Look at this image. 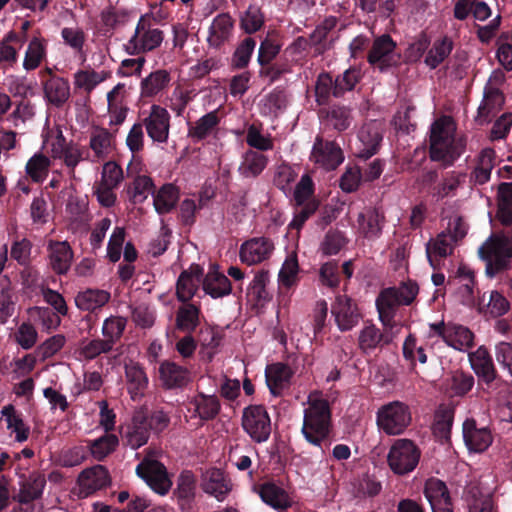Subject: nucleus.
I'll list each match as a JSON object with an SVG mask.
<instances>
[{
	"label": "nucleus",
	"instance_id": "obj_1",
	"mask_svg": "<svg viewBox=\"0 0 512 512\" xmlns=\"http://www.w3.org/2000/svg\"><path fill=\"white\" fill-rule=\"evenodd\" d=\"M455 123L449 116L436 119L430 127L429 157L444 168L454 164L466 148L463 137H455Z\"/></svg>",
	"mask_w": 512,
	"mask_h": 512
},
{
	"label": "nucleus",
	"instance_id": "obj_2",
	"mask_svg": "<svg viewBox=\"0 0 512 512\" xmlns=\"http://www.w3.org/2000/svg\"><path fill=\"white\" fill-rule=\"evenodd\" d=\"M301 433L309 444L320 448L322 454L329 449L333 424L328 400L309 396L308 407L304 410Z\"/></svg>",
	"mask_w": 512,
	"mask_h": 512
},
{
	"label": "nucleus",
	"instance_id": "obj_3",
	"mask_svg": "<svg viewBox=\"0 0 512 512\" xmlns=\"http://www.w3.org/2000/svg\"><path fill=\"white\" fill-rule=\"evenodd\" d=\"M420 457V448L412 440L402 438L390 447L387 463L394 474L404 476L415 470Z\"/></svg>",
	"mask_w": 512,
	"mask_h": 512
},
{
	"label": "nucleus",
	"instance_id": "obj_4",
	"mask_svg": "<svg viewBox=\"0 0 512 512\" xmlns=\"http://www.w3.org/2000/svg\"><path fill=\"white\" fill-rule=\"evenodd\" d=\"M411 421L409 406L400 401L385 404L377 412V425L387 435L404 433Z\"/></svg>",
	"mask_w": 512,
	"mask_h": 512
},
{
	"label": "nucleus",
	"instance_id": "obj_5",
	"mask_svg": "<svg viewBox=\"0 0 512 512\" xmlns=\"http://www.w3.org/2000/svg\"><path fill=\"white\" fill-rule=\"evenodd\" d=\"M242 428L256 443L266 442L271 434V419L263 405H249L242 414Z\"/></svg>",
	"mask_w": 512,
	"mask_h": 512
},
{
	"label": "nucleus",
	"instance_id": "obj_6",
	"mask_svg": "<svg viewBox=\"0 0 512 512\" xmlns=\"http://www.w3.org/2000/svg\"><path fill=\"white\" fill-rule=\"evenodd\" d=\"M136 474L159 495H166L172 487L165 465L158 460L145 457L136 466Z\"/></svg>",
	"mask_w": 512,
	"mask_h": 512
},
{
	"label": "nucleus",
	"instance_id": "obj_7",
	"mask_svg": "<svg viewBox=\"0 0 512 512\" xmlns=\"http://www.w3.org/2000/svg\"><path fill=\"white\" fill-rule=\"evenodd\" d=\"M396 43L389 34H383L373 41L367 55L370 65L378 68L380 72H386L389 68L398 64L400 56L395 53Z\"/></svg>",
	"mask_w": 512,
	"mask_h": 512
},
{
	"label": "nucleus",
	"instance_id": "obj_8",
	"mask_svg": "<svg viewBox=\"0 0 512 512\" xmlns=\"http://www.w3.org/2000/svg\"><path fill=\"white\" fill-rule=\"evenodd\" d=\"M331 314L341 332L352 330L362 315L357 303L347 295H337L331 305Z\"/></svg>",
	"mask_w": 512,
	"mask_h": 512
},
{
	"label": "nucleus",
	"instance_id": "obj_9",
	"mask_svg": "<svg viewBox=\"0 0 512 512\" xmlns=\"http://www.w3.org/2000/svg\"><path fill=\"white\" fill-rule=\"evenodd\" d=\"M170 114L166 108L153 104L149 115L143 119L148 136L157 143H166L170 131Z\"/></svg>",
	"mask_w": 512,
	"mask_h": 512
},
{
	"label": "nucleus",
	"instance_id": "obj_10",
	"mask_svg": "<svg viewBox=\"0 0 512 512\" xmlns=\"http://www.w3.org/2000/svg\"><path fill=\"white\" fill-rule=\"evenodd\" d=\"M463 440L470 452L483 453L493 443V435L488 427H479L474 418H467L462 424Z\"/></svg>",
	"mask_w": 512,
	"mask_h": 512
},
{
	"label": "nucleus",
	"instance_id": "obj_11",
	"mask_svg": "<svg viewBox=\"0 0 512 512\" xmlns=\"http://www.w3.org/2000/svg\"><path fill=\"white\" fill-rule=\"evenodd\" d=\"M311 156L326 170H334L344 161L340 146L334 141H324L321 137L316 138Z\"/></svg>",
	"mask_w": 512,
	"mask_h": 512
},
{
	"label": "nucleus",
	"instance_id": "obj_12",
	"mask_svg": "<svg viewBox=\"0 0 512 512\" xmlns=\"http://www.w3.org/2000/svg\"><path fill=\"white\" fill-rule=\"evenodd\" d=\"M253 490L266 505L278 512H284L292 506L293 502L288 492L273 481L256 484Z\"/></svg>",
	"mask_w": 512,
	"mask_h": 512
},
{
	"label": "nucleus",
	"instance_id": "obj_13",
	"mask_svg": "<svg viewBox=\"0 0 512 512\" xmlns=\"http://www.w3.org/2000/svg\"><path fill=\"white\" fill-rule=\"evenodd\" d=\"M233 484L229 476L220 468H210L202 474V490L223 501L232 491Z\"/></svg>",
	"mask_w": 512,
	"mask_h": 512
},
{
	"label": "nucleus",
	"instance_id": "obj_14",
	"mask_svg": "<svg viewBox=\"0 0 512 512\" xmlns=\"http://www.w3.org/2000/svg\"><path fill=\"white\" fill-rule=\"evenodd\" d=\"M469 362L479 382L490 386L496 380L498 373L486 347L480 346L476 351L469 353Z\"/></svg>",
	"mask_w": 512,
	"mask_h": 512
},
{
	"label": "nucleus",
	"instance_id": "obj_15",
	"mask_svg": "<svg viewBox=\"0 0 512 512\" xmlns=\"http://www.w3.org/2000/svg\"><path fill=\"white\" fill-rule=\"evenodd\" d=\"M110 482L109 472L103 465L87 468L78 477V484L84 496H89L98 490L106 488Z\"/></svg>",
	"mask_w": 512,
	"mask_h": 512
},
{
	"label": "nucleus",
	"instance_id": "obj_16",
	"mask_svg": "<svg viewBox=\"0 0 512 512\" xmlns=\"http://www.w3.org/2000/svg\"><path fill=\"white\" fill-rule=\"evenodd\" d=\"M49 265L58 275H65L72 264L73 250L67 241L49 240L47 245Z\"/></svg>",
	"mask_w": 512,
	"mask_h": 512
},
{
	"label": "nucleus",
	"instance_id": "obj_17",
	"mask_svg": "<svg viewBox=\"0 0 512 512\" xmlns=\"http://www.w3.org/2000/svg\"><path fill=\"white\" fill-rule=\"evenodd\" d=\"M273 243L265 237L252 238L240 247L239 257L242 263L254 265L269 258Z\"/></svg>",
	"mask_w": 512,
	"mask_h": 512
},
{
	"label": "nucleus",
	"instance_id": "obj_18",
	"mask_svg": "<svg viewBox=\"0 0 512 512\" xmlns=\"http://www.w3.org/2000/svg\"><path fill=\"white\" fill-rule=\"evenodd\" d=\"M159 376L166 389H180L190 382L189 370L175 362L165 360L159 365Z\"/></svg>",
	"mask_w": 512,
	"mask_h": 512
},
{
	"label": "nucleus",
	"instance_id": "obj_19",
	"mask_svg": "<svg viewBox=\"0 0 512 512\" xmlns=\"http://www.w3.org/2000/svg\"><path fill=\"white\" fill-rule=\"evenodd\" d=\"M172 494L181 510H189L192 507L196 495V477L191 470L180 472Z\"/></svg>",
	"mask_w": 512,
	"mask_h": 512
},
{
	"label": "nucleus",
	"instance_id": "obj_20",
	"mask_svg": "<svg viewBox=\"0 0 512 512\" xmlns=\"http://www.w3.org/2000/svg\"><path fill=\"white\" fill-rule=\"evenodd\" d=\"M386 222L385 213L381 207H370L358 215L359 229L367 239L379 238Z\"/></svg>",
	"mask_w": 512,
	"mask_h": 512
},
{
	"label": "nucleus",
	"instance_id": "obj_21",
	"mask_svg": "<svg viewBox=\"0 0 512 512\" xmlns=\"http://www.w3.org/2000/svg\"><path fill=\"white\" fill-rule=\"evenodd\" d=\"M46 101L56 108H61L70 97L69 81L60 76H51L43 81Z\"/></svg>",
	"mask_w": 512,
	"mask_h": 512
},
{
	"label": "nucleus",
	"instance_id": "obj_22",
	"mask_svg": "<svg viewBox=\"0 0 512 512\" xmlns=\"http://www.w3.org/2000/svg\"><path fill=\"white\" fill-rule=\"evenodd\" d=\"M505 103V97L502 91L496 87L486 85L484 88L483 100L478 107L476 120L480 123H486L491 115H495L502 109Z\"/></svg>",
	"mask_w": 512,
	"mask_h": 512
},
{
	"label": "nucleus",
	"instance_id": "obj_23",
	"mask_svg": "<svg viewBox=\"0 0 512 512\" xmlns=\"http://www.w3.org/2000/svg\"><path fill=\"white\" fill-rule=\"evenodd\" d=\"M268 282V272L261 270L255 274L252 282L249 284L247 298L252 303L253 308H264L272 300V294L266 288Z\"/></svg>",
	"mask_w": 512,
	"mask_h": 512
},
{
	"label": "nucleus",
	"instance_id": "obj_24",
	"mask_svg": "<svg viewBox=\"0 0 512 512\" xmlns=\"http://www.w3.org/2000/svg\"><path fill=\"white\" fill-rule=\"evenodd\" d=\"M234 21L228 13L218 14L209 27L207 41L210 46L219 48L232 36Z\"/></svg>",
	"mask_w": 512,
	"mask_h": 512
},
{
	"label": "nucleus",
	"instance_id": "obj_25",
	"mask_svg": "<svg viewBox=\"0 0 512 512\" xmlns=\"http://www.w3.org/2000/svg\"><path fill=\"white\" fill-rule=\"evenodd\" d=\"M189 405L193 408V416L199 417L202 421L215 419L221 410L218 397L215 395H207L203 392H198V394L189 401Z\"/></svg>",
	"mask_w": 512,
	"mask_h": 512
},
{
	"label": "nucleus",
	"instance_id": "obj_26",
	"mask_svg": "<svg viewBox=\"0 0 512 512\" xmlns=\"http://www.w3.org/2000/svg\"><path fill=\"white\" fill-rule=\"evenodd\" d=\"M202 284L205 293L215 299L229 295L232 291L230 280L218 271V267L215 264L210 265Z\"/></svg>",
	"mask_w": 512,
	"mask_h": 512
},
{
	"label": "nucleus",
	"instance_id": "obj_27",
	"mask_svg": "<svg viewBox=\"0 0 512 512\" xmlns=\"http://www.w3.org/2000/svg\"><path fill=\"white\" fill-rule=\"evenodd\" d=\"M291 368L284 363H274L266 369V382L272 395L279 396L290 383Z\"/></svg>",
	"mask_w": 512,
	"mask_h": 512
},
{
	"label": "nucleus",
	"instance_id": "obj_28",
	"mask_svg": "<svg viewBox=\"0 0 512 512\" xmlns=\"http://www.w3.org/2000/svg\"><path fill=\"white\" fill-rule=\"evenodd\" d=\"M454 242L446 232H441L434 240L426 244V254L430 265L437 269L440 261L446 258L453 251Z\"/></svg>",
	"mask_w": 512,
	"mask_h": 512
},
{
	"label": "nucleus",
	"instance_id": "obj_29",
	"mask_svg": "<svg viewBox=\"0 0 512 512\" xmlns=\"http://www.w3.org/2000/svg\"><path fill=\"white\" fill-rule=\"evenodd\" d=\"M127 390L133 400L144 395L148 386V377L143 367L138 363L125 364Z\"/></svg>",
	"mask_w": 512,
	"mask_h": 512
},
{
	"label": "nucleus",
	"instance_id": "obj_30",
	"mask_svg": "<svg viewBox=\"0 0 512 512\" xmlns=\"http://www.w3.org/2000/svg\"><path fill=\"white\" fill-rule=\"evenodd\" d=\"M53 152L57 157L64 160L67 167L72 169L83 159L81 147L72 141L67 142L62 133L57 136L53 144Z\"/></svg>",
	"mask_w": 512,
	"mask_h": 512
},
{
	"label": "nucleus",
	"instance_id": "obj_31",
	"mask_svg": "<svg viewBox=\"0 0 512 512\" xmlns=\"http://www.w3.org/2000/svg\"><path fill=\"white\" fill-rule=\"evenodd\" d=\"M110 297L106 290L89 288L76 295L75 304L80 310L94 312L107 304Z\"/></svg>",
	"mask_w": 512,
	"mask_h": 512
},
{
	"label": "nucleus",
	"instance_id": "obj_32",
	"mask_svg": "<svg viewBox=\"0 0 512 512\" xmlns=\"http://www.w3.org/2000/svg\"><path fill=\"white\" fill-rule=\"evenodd\" d=\"M179 200V189L172 183L164 184L157 192H153V205L160 215L171 212Z\"/></svg>",
	"mask_w": 512,
	"mask_h": 512
},
{
	"label": "nucleus",
	"instance_id": "obj_33",
	"mask_svg": "<svg viewBox=\"0 0 512 512\" xmlns=\"http://www.w3.org/2000/svg\"><path fill=\"white\" fill-rule=\"evenodd\" d=\"M145 421V412L143 411L135 413L132 418V426L125 436L127 445L132 449H138L148 442L151 431Z\"/></svg>",
	"mask_w": 512,
	"mask_h": 512
},
{
	"label": "nucleus",
	"instance_id": "obj_34",
	"mask_svg": "<svg viewBox=\"0 0 512 512\" xmlns=\"http://www.w3.org/2000/svg\"><path fill=\"white\" fill-rule=\"evenodd\" d=\"M47 55V40L41 36H33L27 46L23 61L26 71L35 70Z\"/></svg>",
	"mask_w": 512,
	"mask_h": 512
},
{
	"label": "nucleus",
	"instance_id": "obj_35",
	"mask_svg": "<svg viewBox=\"0 0 512 512\" xmlns=\"http://www.w3.org/2000/svg\"><path fill=\"white\" fill-rule=\"evenodd\" d=\"M171 76L167 70L159 69L143 78L140 84L141 96L150 98L163 91L170 83Z\"/></svg>",
	"mask_w": 512,
	"mask_h": 512
},
{
	"label": "nucleus",
	"instance_id": "obj_36",
	"mask_svg": "<svg viewBox=\"0 0 512 512\" xmlns=\"http://www.w3.org/2000/svg\"><path fill=\"white\" fill-rule=\"evenodd\" d=\"M2 417L5 418L7 429L15 433V440L17 442H25L30 434V428L27 426L12 404L4 406L1 410Z\"/></svg>",
	"mask_w": 512,
	"mask_h": 512
},
{
	"label": "nucleus",
	"instance_id": "obj_37",
	"mask_svg": "<svg viewBox=\"0 0 512 512\" xmlns=\"http://www.w3.org/2000/svg\"><path fill=\"white\" fill-rule=\"evenodd\" d=\"M418 285L414 282H404L399 287H388L381 291L383 298H388L395 305H410L418 294Z\"/></svg>",
	"mask_w": 512,
	"mask_h": 512
},
{
	"label": "nucleus",
	"instance_id": "obj_38",
	"mask_svg": "<svg viewBox=\"0 0 512 512\" xmlns=\"http://www.w3.org/2000/svg\"><path fill=\"white\" fill-rule=\"evenodd\" d=\"M446 344L456 350L463 351L474 345V334L463 325L448 323Z\"/></svg>",
	"mask_w": 512,
	"mask_h": 512
},
{
	"label": "nucleus",
	"instance_id": "obj_39",
	"mask_svg": "<svg viewBox=\"0 0 512 512\" xmlns=\"http://www.w3.org/2000/svg\"><path fill=\"white\" fill-rule=\"evenodd\" d=\"M200 309L191 303L179 307L176 313L175 326L185 333H192L200 324Z\"/></svg>",
	"mask_w": 512,
	"mask_h": 512
},
{
	"label": "nucleus",
	"instance_id": "obj_40",
	"mask_svg": "<svg viewBox=\"0 0 512 512\" xmlns=\"http://www.w3.org/2000/svg\"><path fill=\"white\" fill-rule=\"evenodd\" d=\"M479 256L481 259L491 258L493 254L512 258V246L508 236H491L484 245L479 248Z\"/></svg>",
	"mask_w": 512,
	"mask_h": 512
},
{
	"label": "nucleus",
	"instance_id": "obj_41",
	"mask_svg": "<svg viewBox=\"0 0 512 512\" xmlns=\"http://www.w3.org/2000/svg\"><path fill=\"white\" fill-rule=\"evenodd\" d=\"M113 135L108 129L96 127L90 135L89 147L94 153L95 158L103 160L108 157L112 149Z\"/></svg>",
	"mask_w": 512,
	"mask_h": 512
},
{
	"label": "nucleus",
	"instance_id": "obj_42",
	"mask_svg": "<svg viewBox=\"0 0 512 512\" xmlns=\"http://www.w3.org/2000/svg\"><path fill=\"white\" fill-rule=\"evenodd\" d=\"M46 485L45 476L42 474L31 475L21 486L17 496L20 504H30L42 496Z\"/></svg>",
	"mask_w": 512,
	"mask_h": 512
},
{
	"label": "nucleus",
	"instance_id": "obj_43",
	"mask_svg": "<svg viewBox=\"0 0 512 512\" xmlns=\"http://www.w3.org/2000/svg\"><path fill=\"white\" fill-rule=\"evenodd\" d=\"M453 47V41L447 36L435 40L426 54L425 64L430 69H436L451 54Z\"/></svg>",
	"mask_w": 512,
	"mask_h": 512
},
{
	"label": "nucleus",
	"instance_id": "obj_44",
	"mask_svg": "<svg viewBox=\"0 0 512 512\" xmlns=\"http://www.w3.org/2000/svg\"><path fill=\"white\" fill-rule=\"evenodd\" d=\"M424 495L430 503L431 508L439 505L445 506L446 503L452 502L446 484L437 478H430L426 481Z\"/></svg>",
	"mask_w": 512,
	"mask_h": 512
},
{
	"label": "nucleus",
	"instance_id": "obj_45",
	"mask_svg": "<svg viewBox=\"0 0 512 512\" xmlns=\"http://www.w3.org/2000/svg\"><path fill=\"white\" fill-rule=\"evenodd\" d=\"M390 338L385 336L375 325L364 327L359 335L358 344L365 354L370 353L378 346L389 344Z\"/></svg>",
	"mask_w": 512,
	"mask_h": 512
},
{
	"label": "nucleus",
	"instance_id": "obj_46",
	"mask_svg": "<svg viewBox=\"0 0 512 512\" xmlns=\"http://www.w3.org/2000/svg\"><path fill=\"white\" fill-rule=\"evenodd\" d=\"M267 163L268 158L264 154L258 151L248 150L243 157L239 172L246 178L257 177L266 168Z\"/></svg>",
	"mask_w": 512,
	"mask_h": 512
},
{
	"label": "nucleus",
	"instance_id": "obj_47",
	"mask_svg": "<svg viewBox=\"0 0 512 512\" xmlns=\"http://www.w3.org/2000/svg\"><path fill=\"white\" fill-rule=\"evenodd\" d=\"M118 443L119 440L115 434L105 433L98 439L88 441V453H90L96 460L102 461L109 454L115 451Z\"/></svg>",
	"mask_w": 512,
	"mask_h": 512
},
{
	"label": "nucleus",
	"instance_id": "obj_48",
	"mask_svg": "<svg viewBox=\"0 0 512 512\" xmlns=\"http://www.w3.org/2000/svg\"><path fill=\"white\" fill-rule=\"evenodd\" d=\"M333 128L339 132L345 131L351 124V110L346 106L334 105L329 109L320 110Z\"/></svg>",
	"mask_w": 512,
	"mask_h": 512
},
{
	"label": "nucleus",
	"instance_id": "obj_49",
	"mask_svg": "<svg viewBox=\"0 0 512 512\" xmlns=\"http://www.w3.org/2000/svg\"><path fill=\"white\" fill-rule=\"evenodd\" d=\"M217 110L211 111L199 118L194 126L188 129V135L197 140L205 139L219 124Z\"/></svg>",
	"mask_w": 512,
	"mask_h": 512
},
{
	"label": "nucleus",
	"instance_id": "obj_50",
	"mask_svg": "<svg viewBox=\"0 0 512 512\" xmlns=\"http://www.w3.org/2000/svg\"><path fill=\"white\" fill-rule=\"evenodd\" d=\"M154 183L149 176L138 175L127 187L130 200L134 203H143L148 194L154 192Z\"/></svg>",
	"mask_w": 512,
	"mask_h": 512
},
{
	"label": "nucleus",
	"instance_id": "obj_51",
	"mask_svg": "<svg viewBox=\"0 0 512 512\" xmlns=\"http://www.w3.org/2000/svg\"><path fill=\"white\" fill-rule=\"evenodd\" d=\"M9 43H18L20 46L24 43L23 38L15 33L9 32L0 44V68L6 69L16 63L17 50Z\"/></svg>",
	"mask_w": 512,
	"mask_h": 512
},
{
	"label": "nucleus",
	"instance_id": "obj_52",
	"mask_svg": "<svg viewBox=\"0 0 512 512\" xmlns=\"http://www.w3.org/2000/svg\"><path fill=\"white\" fill-rule=\"evenodd\" d=\"M362 78L360 69L350 67L335 78L334 97L340 98L352 91Z\"/></svg>",
	"mask_w": 512,
	"mask_h": 512
},
{
	"label": "nucleus",
	"instance_id": "obj_53",
	"mask_svg": "<svg viewBox=\"0 0 512 512\" xmlns=\"http://www.w3.org/2000/svg\"><path fill=\"white\" fill-rule=\"evenodd\" d=\"M359 139L362 148L358 152V157L367 160L378 152L382 135L376 130L362 129L359 133Z\"/></svg>",
	"mask_w": 512,
	"mask_h": 512
},
{
	"label": "nucleus",
	"instance_id": "obj_54",
	"mask_svg": "<svg viewBox=\"0 0 512 512\" xmlns=\"http://www.w3.org/2000/svg\"><path fill=\"white\" fill-rule=\"evenodd\" d=\"M292 62L284 53L275 61L260 69V75L268 77L270 82L278 81L283 75L292 72Z\"/></svg>",
	"mask_w": 512,
	"mask_h": 512
},
{
	"label": "nucleus",
	"instance_id": "obj_55",
	"mask_svg": "<svg viewBox=\"0 0 512 512\" xmlns=\"http://www.w3.org/2000/svg\"><path fill=\"white\" fill-rule=\"evenodd\" d=\"M139 21H143L144 28L139 36L142 48H144L146 52L155 50L163 41V32L158 28H151L150 21L147 19L146 15L141 16Z\"/></svg>",
	"mask_w": 512,
	"mask_h": 512
},
{
	"label": "nucleus",
	"instance_id": "obj_56",
	"mask_svg": "<svg viewBox=\"0 0 512 512\" xmlns=\"http://www.w3.org/2000/svg\"><path fill=\"white\" fill-rule=\"evenodd\" d=\"M475 380L472 374L457 370L449 379V389L453 396L464 397L473 388Z\"/></svg>",
	"mask_w": 512,
	"mask_h": 512
},
{
	"label": "nucleus",
	"instance_id": "obj_57",
	"mask_svg": "<svg viewBox=\"0 0 512 512\" xmlns=\"http://www.w3.org/2000/svg\"><path fill=\"white\" fill-rule=\"evenodd\" d=\"M338 18L336 16L326 17L314 31L310 34V40L313 46L317 47L319 52L325 49V42L328 34L337 26Z\"/></svg>",
	"mask_w": 512,
	"mask_h": 512
},
{
	"label": "nucleus",
	"instance_id": "obj_58",
	"mask_svg": "<svg viewBox=\"0 0 512 512\" xmlns=\"http://www.w3.org/2000/svg\"><path fill=\"white\" fill-rule=\"evenodd\" d=\"M126 327V320L122 317L110 316L105 319L102 326L103 339L114 346L122 337Z\"/></svg>",
	"mask_w": 512,
	"mask_h": 512
},
{
	"label": "nucleus",
	"instance_id": "obj_59",
	"mask_svg": "<svg viewBox=\"0 0 512 512\" xmlns=\"http://www.w3.org/2000/svg\"><path fill=\"white\" fill-rule=\"evenodd\" d=\"M335 79L330 73L322 72L318 75L315 85L316 102L319 105H327L330 97H334Z\"/></svg>",
	"mask_w": 512,
	"mask_h": 512
},
{
	"label": "nucleus",
	"instance_id": "obj_60",
	"mask_svg": "<svg viewBox=\"0 0 512 512\" xmlns=\"http://www.w3.org/2000/svg\"><path fill=\"white\" fill-rule=\"evenodd\" d=\"M256 46V41L251 38H245L236 48L232 56L231 65L235 69H243L248 66L253 51Z\"/></svg>",
	"mask_w": 512,
	"mask_h": 512
},
{
	"label": "nucleus",
	"instance_id": "obj_61",
	"mask_svg": "<svg viewBox=\"0 0 512 512\" xmlns=\"http://www.w3.org/2000/svg\"><path fill=\"white\" fill-rule=\"evenodd\" d=\"M189 274V272H181L176 284L177 299L183 303L193 298L199 286V282Z\"/></svg>",
	"mask_w": 512,
	"mask_h": 512
},
{
	"label": "nucleus",
	"instance_id": "obj_62",
	"mask_svg": "<svg viewBox=\"0 0 512 512\" xmlns=\"http://www.w3.org/2000/svg\"><path fill=\"white\" fill-rule=\"evenodd\" d=\"M50 160L43 154H36L26 164V173L35 182L42 181L47 173Z\"/></svg>",
	"mask_w": 512,
	"mask_h": 512
},
{
	"label": "nucleus",
	"instance_id": "obj_63",
	"mask_svg": "<svg viewBox=\"0 0 512 512\" xmlns=\"http://www.w3.org/2000/svg\"><path fill=\"white\" fill-rule=\"evenodd\" d=\"M281 44L275 39L266 37L260 44L257 61L260 67H265L274 61L281 51Z\"/></svg>",
	"mask_w": 512,
	"mask_h": 512
},
{
	"label": "nucleus",
	"instance_id": "obj_64",
	"mask_svg": "<svg viewBox=\"0 0 512 512\" xmlns=\"http://www.w3.org/2000/svg\"><path fill=\"white\" fill-rule=\"evenodd\" d=\"M264 24V17L257 6H249L241 17V28L248 34H252L261 29Z\"/></svg>",
	"mask_w": 512,
	"mask_h": 512
}]
</instances>
